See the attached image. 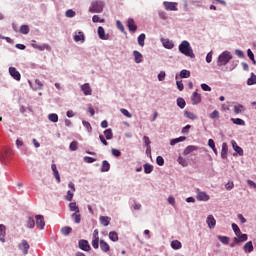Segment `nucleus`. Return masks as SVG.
<instances>
[{
    "instance_id": "1",
    "label": "nucleus",
    "mask_w": 256,
    "mask_h": 256,
    "mask_svg": "<svg viewBox=\"0 0 256 256\" xmlns=\"http://www.w3.org/2000/svg\"><path fill=\"white\" fill-rule=\"evenodd\" d=\"M178 49L182 53V55H185V57L195 59V53H193V48H191V44L189 43V41H182L181 44L178 46Z\"/></svg>"
},
{
    "instance_id": "2",
    "label": "nucleus",
    "mask_w": 256,
    "mask_h": 256,
    "mask_svg": "<svg viewBox=\"0 0 256 256\" xmlns=\"http://www.w3.org/2000/svg\"><path fill=\"white\" fill-rule=\"evenodd\" d=\"M233 59V56L231 55V52L229 51H224L222 52L217 60V65L218 67H223L229 63Z\"/></svg>"
},
{
    "instance_id": "3",
    "label": "nucleus",
    "mask_w": 256,
    "mask_h": 256,
    "mask_svg": "<svg viewBox=\"0 0 256 256\" xmlns=\"http://www.w3.org/2000/svg\"><path fill=\"white\" fill-rule=\"evenodd\" d=\"M103 7H105V4L103 1L95 0L91 3V6L89 7L90 13H103Z\"/></svg>"
},
{
    "instance_id": "4",
    "label": "nucleus",
    "mask_w": 256,
    "mask_h": 256,
    "mask_svg": "<svg viewBox=\"0 0 256 256\" xmlns=\"http://www.w3.org/2000/svg\"><path fill=\"white\" fill-rule=\"evenodd\" d=\"M31 46L34 48V49H38V51H51V46H49V44H42V45H39L37 44V41L35 40H32V44Z\"/></svg>"
},
{
    "instance_id": "5",
    "label": "nucleus",
    "mask_w": 256,
    "mask_h": 256,
    "mask_svg": "<svg viewBox=\"0 0 256 256\" xmlns=\"http://www.w3.org/2000/svg\"><path fill=\"white\" fill-rule=\"evenodd\" d=\"M92 247L93 249H99V230H94L92 236Z\"/></svg>"
},
{
    "instance_id": "6",
    "label": "nucleus",
    "mask_w": 256,
    "mask_h": 256,
    "mask_svg": "<svg viewBox=\"0 0 256 256\" xmlns=\"http://www.w3.org/2000/svg\"><path fill=\"white\" fill-rule=\"evenodd\" d=\"M69 189L66 195V201H73V195L75 193V184L73 182H69L68 184Z\"/></svg>"
},
{
    "instance_id": "7",
    "label": "nucleus",
    "mask_w": 256,
    "mask_h": 256,
    "mask_svg": "<svg viewBox=\"0 0 256 256\" xmlns=\"http://www.w3.org/2000/svg\"><path fill=\"white\" fill-rule=\"evenodd\" d=\"M18 247L21 251H23V255H27L31 246L27 240H22Z\"/></svg>"
},
{
    "instance_id": "8",
    "label": "nucleus",
    "mask_w": 256,
    "mask_h": 256,
    "mask_svg": "<svg viewBox=\"0 0 256 256\" xmlns=\"http://www.w3.org/2000/svg\"><path fill=\"white\" fill-rule=\"evenodd\" d=\"M9 73L15 79V81H21V73L19 71H17V68L10 67Z\"/></svg>"
},
{
    "instance_id": "9",
    "label": "nucleus",
    "mask_w": 256,
    "mask_h": 256,
    "mask_svg": "<svg viewBox=\"0 0 256 256\" xmlns=\"http://www.w3.org/2000/svg\"><path fill=\"white\" fill-rule=\"evenodd\" d=\"M35 219L36 225L39 227V229H45V218L43 217V215H36Z\"/></svg>"
},
{
    "instance_id": "10",
    "label": "nucleus",
    "mask_w": 256,
    "mask_h": 256,
    "mask_svg": "<svg viewBox=\"0 0 256 256\" xmlns=\"http://www.w3.org/2000/svg\"><path fill=\"white\" fill-rule=\"evenodd\" d=\"M163 5L166 11H177V2H164Z\"/></svg>"
},
{
    "instance_id": "11",
    "label": "nucleus",
    "mask_w": 256,
    "mask_h": 256,
    "mask_svg": "<svg viewBox=\"0 0 256 256\" xmlns=\"http://www.w3.org/2000/svg\"><path fill=\"white\" fill-rule=\"evenodd\" d=\"M78 245L82 251H91V245H89L87 240H80Z\"/></svg>"
},
{
    "instance_id": "12",
    "label": "nucleus",
    "mask_w": 256,
    "mask_h": 256,
    "mask_svg": "<svg viewBox=\"0 0 256 256\" xmlns=\"http://www.w3.org/2000/svg\"><path fill=\"white\" fill-rule=\"evenodd\" d=\"M192 105H199L201 103V94L195 91L191 96Z\"/></svg>"
},
{
    "instance_id": "13",
    "label": "nucleus",
    "mask_w": 256,
    "mask_h": 256,
    "mask_svg": "<svg viewBox=\"0 0 256 256\" xmlns=\"http://www.w3.org/2000/svg\"><path fill=\"white\" fill-rule=\"evenodd\" d=\"M81 91L84 93V95L89 96L92 95L93 90L91 89V86L89 83H85L81 86Z\"/></svg>"
},
{
    "instance_id": "14",
    "label": "nucleus",
    "mask_w": 256,
    "mask_h": 256,
    "mask_svg": "<svg viewBox=\"0 0 256 256\" xmlns=\"http://www.w3.org/2000/svg\"><path fill=\"white\" fill-rule=\"evenodd\" d=\"M127 27L131 33H135V31H137V25H135V20H133V18L128 19Z\"/></svg>"
},
{
    "instance_id": "15",
    "label": "nucleus",
    "mask_w": 256,
    "mask_h": 256,
    "mask_svg": "<svg viewBox=\"0 0 256 256\" xmlns=\"http://www.w3.org/2000/svg\"><path fill=\"white\" fill-rule=\"evenodd\" d=\"M206 223L209 229H215V225H217V221L215 220V217H213V215H209L207 217Z\"/></svg>"
},
{
    "instance_id": "16",
    "label": "nucleus",
    "mask_w": 256,
    "mask_h": 256,
    "mask_svg": "<svg viewBox=\"0 0 256 256\" xmlns=\"http://www.w3.org/2000/svg\"><path fill=\"white\" fill-rule=\"evenodd\" d=\"M100 249L103 253H109L111 251V246H109L105 240H100Z\"/></svg>"
},
{
    "instance_id": "17",
    "label": "nucleus",
    "mask_w": 256,
    "mask_h": 256,
    "mask_svg": "<svg viewBox=\"0 0 256 256\" xmlns=\"http://www.w3.org/2000/svg\"><path fill=\"white\" fill-rule=\"evenodd\" d=\"M247 239H248L247 234L240 233L239 236L234 238V243H236V244L245 243V241H247Z\"/></svg>"
},
{
    "instance_id": "18",
    "label": "nucleus",
    "mask_w": 256,
    "mask_h": 256,
    "mask_svg": "<svg viewBox=\"0 0 256 256\" xmlns=\"http://www.w3.org/2000/svg\"><path fill=\"white\" fill-rule=\"evenodd\" d=\"M196 199L198 201H209L210 197L207 193L205 192H198L197 193V196H196Z\"/></svg>"
},
{
    "instance_id": "19",
    "label": "nucleus",
    "mask_w": 256,
    "mask_h": 256,
    "mask_svg": "<svg viewBox=\"0 0 256 256\" xmlns=\"http://www.w3.org/2000/svg\"><path fill=\"white\" fill-rule=\"evenodd\" d=\"M98 36L103 41H107V39H109V36L105 35V28H103V26L98 27Z\"/></svg>"
},
{
    "instance_id": "20",
    "label": "nucleus",
    "mask_w": 256,
    "mask_h": 256,
    "mask_svg": "<svg viewBox=\"0 0 256 256\" xmlns=\"http://www.w3.org/2000/svg\"><path fill=\"white\" fill-rule=\"evenodd\" d=\"M193 151H199V148L197 146L190 145L184 149L183 155H189L190 153H193Z\"/></svg>"
},
{
    "instance_id": "21",
    "label": "nucleus",
    "mask_w": 256,
    "mask_h": 256,
    "mask_svg": "<svg viewBox=\"0 0 256 256\" xmlns=\"http://www.w3.org/2000/svg\"><path fill=\"white\" fill-rule=\"evenodd\" d=\"M229 151V146H227V143L222 144V149H221V158L222 159H227V153Z\"/></svg>"
},
{
    "instance_id": "22",
    "label": "nucleus",
    "mask_w": 256,
    "mask_h": 256,
    "mask_svg": "<svg viewBox=\"0 0 256 256\" xmlns=\"http://www.w3.org/2000/svg\"><path fill=\"white\" fill-rule=\"evenodd\" d=\"M162 44L165 49H173V47H175V44H173V42L165 38L162 39Z\"/></svg>"
},
{
    "instance_id": "23",
    "label": "nucleus",
    "mask_w": 256,
    "mask_h": 256,
    "mask_svg": "<svg viewBox=\"0 0 256 256\" xmlns=\"http://www.w3.org/2000/svg\"><path fill=\"white\" fill-rule=\"evenodd\" d=\"M133 55H134L135 63L143 62V55L139 51L134 50Z\"/></svg>"
},
{
    "instance_id": "24",
    "label": "nucleus",
    "mask_w": 256,
    "mask_h": 256,
    "mask_svg": "<svg viewBox=\"0 0 256 256\" xmlns=\"http://www.w3.org/2000/svg\"><path fill=\"white\" fill-rule=\"evenodd\" d=\"M253 242L252 241H249L247 242L244 247H243V250L245 251V253H253Z\"/></svg>"
},
{
    "instance_id": "25",
    "label": "nucleus",
    "mask_w": 256,
    "mask_h": 256,
    "mask_svg": "<svg viewBox=\"0 0 256 256\" xmlns=\"http://www.w3.org/2000/svg\"><path fill=\"white\" fill-rule=\"evenodd\" d=\"M109 169H111V164H109V162L107 160H104L102 162L101 172L102 173H107V171H109Z\"/></svg>"
},
{
    "instance_id": "26",
    "label": "nucleus",
    "mask_w": 256,
    "mask_h": 256,
    "mask_svg": "<svg viewBox=\"0 0 256 256\" xmlns=\"http://www.w3.org/2000/svg\"><path fill=\"white\" fill-rule=\"evenodd\" d=\"M74 41L76 43H79V41H81L82 43L85 42V34H83V32H78V34H76L74 36Z\"/></svg>"
},
{
    "instance_id": "27",
    "label": "nucleus",
    "mask_w": 256,
    "mask_h": 256,
    "mask_svg": "<svg viewBox=\"0 0 256 256\" xmlns=\"http://www.w3.org/2000/svg\"><path fill=\"white\" fill-rule=\"evenodd\" d=\"M232 146L234 151L240 155V157H243V148H241L239 145H237V142L233 141Z\"/></svg>"
},
{
    "instance_id": "28",
    "label": "nucleus",
    "mask_w": 256,
    "mask_h": 256,
    "mask_svg": "<svg viewBox=\"0 0 256 256\" xmlns=\"http://www.w3.org/2000/svg\"><path fill=\"white\" fill-rule=\"evenodd\" d=\"M6 227L3 224H0V241L5 243V234H6Z\"/></svg>"
},
{
    "instance_id": "29",
    "label": "nucleus",
    "mask_w": 256,
    "mask_h": 256,
    "mask_svg": "<svg viewBox=\"0 0 256 256\" xmlns=\"http://www.w3.org/2000/svg\"><path fill=\"white\" fill-rule=\"evenodd\" d=\"M243 111H245L244 105L238 104V105L234 106L235 115H239V113H243Z\"/></svg>"
},
{
    "instance_id": "30",
    "label": "nucleus",
    "mask_w": 256,
    "mask_h": 256,
    "mask_svg": "<svg viewBox=\"0 0 256 256\" xmlns=\"http://www.w3.org/2000/svg\"><path fill=\"white\" fill-rule=\"evenodd\" d=\"M185 139H187V137L185 136H180L179 138L172 139L170 141V145H177V143H181V141H185Z\"/></svg>"
},
{
    "instance_id": "31",
    "label": "nucleus",
    "mask_w": 256,
    "mask_h": 256,
    "mask_svg": "<svg viewBox=\"0 0 256 256\" xmlns=\"http://www.w3.org/2000/svg\"><path fill=\"white\" fill-rule=\"evenodd\" d=\"M100 223L101 225H103L104 227L109 226V217L107 216H100Z\"/></svg>"
},
{
    "instance_id": "32",
    "label": "nucleus",
    "mask_w": 256,
    "mask_h": 256,
    "mask_svg": "<svg viewBox=\"0 0 256 256\" xmlns=\"http://www.w3.org/2000/svg\"><path fill=\"white\" fill-rule=\"evenodd\" d=\"M104 135H105V137H106V139H107L108 141L111 140V139H113V130H112L111 128L106 129V130L104 131Z\"/></svg>"
},
{
    "instance_id": "33",
    "label": "nucleus",
    "mask_w": 256,
    "mask_h": 256,
    "mask_svg": "<svg viewBox=\"0 0 256 256\" xmlns=\"http://www.w3.org/2000/svg\"><path fill=\"white\" fill-rule=\"evenodd\" d=\"M184 115L187 117V119H191V121H195V119H197V115H195L193 112L185 111Z\"/></svg>"
},
{
    "instance_id": "34",
    "label": "nucleus",
    "mask_w": 256,
    "mask_h": 256,
    "mask_svg": "<svg viewBox=\"0 0 256 256\" xmlns=\"http://www.w3.org/2000/svg\"><path fill=\"white\" fill-rule=\"evenodd\" d=\"M48 119L52 123H57V121H59V116L56 113H52L48 115Z\"/></svg>"
},
{
    "instance_id": "35",
    "label": "nucleus",
    "mask_w": 256,
    "mask_h": 256,
    "mask_svg": "<svg viewBox=\"0 0 256 256\" xmlns=\"http://www.w3.org/2000/svg\"><path fill=\"white\" fill-rule=\"evenodd\" d=\"M230 121H232L234 125H245V120L241 118H231Z\"/></svg>"
},
{
    "instance_id": "36",
    "label": "nucleus",
    "mask_w": 256,
    "mask_h": 256,
    "mask_svg": "<svg viewBox=\"0 0 256 256\" xmlns=\"http://www.w3.org/2000/svg\"><path fill=\"white\" fill-rule=\"evenodd\" d=\"M180 77L182 79H189V77H191V72L189 70H182L180 72Z\"/></svg>"
},
{
    "instance_id": "37",
    "label": "nucleus",
    "mask_w": 256,
    "mask_h": 256,
    "mask_svg": "<svg viewBox=\"0 0 256 256\" xmlns=\"http://www.w3.org/2000/svg\"><path fill=\"white\" fill-rule=\"evenodd\" d=\"M72 231H73V228L69 226H65L61 229L62 235H69L71 234Z\"/></svg>"
},
{
    "instance_id": "38",
    "label": "nucleus",
    "mask_w": 256,
    "mask_h": 256,
    "mask_svg": "<svg viewBox=\"0 0 256 256\" xmlns=\"http://www.w3.org/2000/svg\"><path fill=\"white\" fill-rule=\"evenodd\" d=\"M138 44L140 47H145V34L142 33L138 36Z\"/></svg>"
},
{
    "instance_id": "39",
    "label": "nucleus",
    "mask_w": 256,
    "mask_h": 256,
    "mask_svg": "<svg viewBox=\"0 0 256 256\" xmlns=\"http://www.w3.org/2000/svg\"><path fill=\"white\" fill-rule=\"evenodd\" d=\"M72 219H74V223H81V214H78V212L73 213Z\"/></svg>"
},
{
    "instance_id": "40",
    "label": "nucleus",
    "mask_w": 256,
    "mask_h": 256,
    "mask_svg": "<svg viewBox=\"0 0 256 256\" xmlns=\"http://www.w3.org/2000/svg\"><path fill=\"white\" fill-rule=\"evenodd\" d=\"M232 229H233L236 237H239V235H241V229L239 228V226L237 224L233 223Z\"/></svg>"
},
{
    "instance_id": "41",
    "label": "nucleus",
    "mask_w": 256,
    "mask_h": 256,
    "mask_svg": "<svg viewBox=\"0 0 256 256\" xmlns=\"http://www.w3.org/2000/svg\"><path fill=\"white\" fill-rule=\"evenodd\" d=\"M177 105H178V107H180V109H185V105H187V103L185 102V99L178 98Z\"/></svg>"
},
{
    "instance_id": "42",
    "label": "nucleus",
    "mask_w": 256,
    "mask_h": 256,
    "mask_svg": "<svg viewBox=\"0 0 256 256\" xmlns=\"http://www.w3.org/2000/svg\"><path fill=\"white\" fill-rule=\"evenodd\" d=\"M172 249H181L182 245L178 240H173L171 242Z\"/></svg>"
},
{
    "instance_id": "43",
    "label": "nucleus",
    "mask_w": 256,
    "mask_h": 256,
    "mask_svg": "<svg viewBox=\"0 0 256 256\" xmlns=\"http://www.w3.org/2000/svg\"><path fill=\"white\" fill-rule=\"evenodd\" d=\"M153 172V165L144 164V173L149 174Z\"/></svg>"
},
{
    "instance_id": "44",
    "label": "nucleus",
    "mask_w": 256,
    "mask_h": 256,
    "mask_svg": "<svg viewBox=\"0 0 256 256\" xmlns=\"http://www.w3.org/2000/svg\"><path fill=\"white\" fill-rule=\"evenodd\" d=\"M70 207V211H75V213H79V206L77 205V203L72 202L69 204Z\"/></svg>"
},
{
    "instance_id": "45",
    "label": "nucleus",
    "mask_w": 256,
    "mask_h": 256,
    "mask_svg": "<svg viewBox=\"0 0 256 256\" xmlns=\"http://www.w3.org/2000/svg\"><path fill=\"white\" fill-rule=\"evenodd\" d=\"M92 21L93 23H105V19L99 17V15H94Z\"/></svg>"
},
{
    "instance_id": "46",
    "label": "nucleus",
    "mask_w": 256,
    "mask_h": 256,
    "mask_svg": "<svg viewBox=\"0 0 256 256\" xmlns=\"http://www.w3.org/2000/svg\"><path fill=\"white\" fill-rule=\"evenodd\" d=\"M109 239L114 242L119 241V235H117V232H110Z\"/></svg>"
},
{
    "instance_id": "47",
    "label": "nucleus",
    "mask_w": 256,
    "mask_h": 256,
    "mask_svg": "<svg viewBox=\"0 0 256 256\" xmlns=\"http://www.w3.org/2000/svg\"><path fill=\"white\" fill-rule=\"evenodd\" d=\"M247 85H256V75L251 74V77L247 80Z\"/></svg>"
},
{
    "instance_id": "48",
    "label": "nucleus",
    "mask_w": 256,
    "mask_h": 256,
    "mask_svg": "<svg viewBox=\"0 0 256 256\" xmlns=\"http://www.w3.org/2000/svg\"><path fill=\"white\" fill-rule=\"evenodd\" d=\"M120 112L122 113V115H124L125 117H128V119H131V117H133V115L129 112V110L125 109V108H121Z\"/></svg>"
},
{
    "instance_id": "49",
    "label": "nucleus",
    "mask_w": 256,
    "mask_h": 256,
    "mask_svg": "<svg viewBox=\"0 0 256 256\" xmlns=\"http://www.w3.org/2000/svg\"><path fill=\"white\" fill-rule=\"evenodd\" d=\"M27 227L28 229H33L35 227V220L33 218H28Z\"/></svg>"
},
{
    "instance_id": "50",
    "label": "nucleus",
    "mask_w": 256,
    "mask_h": 256,
    "mask_svg": "<svg viewBox=\"0 0 256 256\" xmlns=\"http://www.w3.org/2000/svg\"><path fill=\"white\" fill-rule=\"evenodd\" d=\"M20 33H22L23 35H28V33H29V26L28 25H22L20 27Z\"/></svg>"
},
{
    "instance_id": "51",
    "label": "nucleus",
    "mask_w": 256,
    "mask_h": 256,
    "mask_svg": "<svg viewBox=\"0 0 256 256\" xmlns=\"http://www.w3.org/2000/svg\"><path fill=\"white\" fill-rule=\"evenodd\" d=\"M218 239L220 242L223 243V245H229V237L227 236H218Z\"/></svg>"
},
{
    "instance_id": "52",
    "label": "nucleus",
    "mask_w": 256,
    "mask_h": 256,
    "mask_svg": "<svg viewBox=\"0 0 256 256\" xmlns=\"http://www.w3.org/2000/svg\"><path fill=\"white\" fill-rule=\"evenodd\" d=\"M34 89H35V90H41V89H43V84L41 83V80H39V79H36V80H35Z\"/></svg>"
},
{
    "instance_id": "53",
    "label": "nucleus",
    "mask_w": 256,
    "mask_h": 256,
    "mask_svg": "<svg viewBox=\"0 0 256 256\" xmlns=\"http://www.w3.org/2000/svg\"><path fill=\"white\" fill-rule=\"evenodd\" d=\"M156 163H157V165H159L160 167H163V165H165V159H163L162 156H157V158H156Z\"/></svg>"
},
{
    "instance_id": "54",
    "label": "nucleus",
    "mask_w": 256,
    "mask_h": 256,
    "mask_svg": "<svg viewBox=\"0 0 256 256\" xmlns=\"http://www.w3.org/2000/svg\"><path fill=\"white\" fill-rule=\"evenodd\" d=\"M177 161L179 165H182V167H187V160H185V158L182 156H179Z\"/></svg>"
},
{
    "instance_id": "55",
    "label": "nucleus",
    "mask_w": 256,
    "mask_h": 256,
    "mask_svg": "<svg viewBox=\"0 0 256 256\" xmlns=\"http://www.w3.org/2000/svg\"><path fill=\"white\" fill-rule=\"evenodd\" d=\"M79 143H77V141H73L70 143V151H77V147H78Z\"/></svg>"
},
{
    "instance_id": "56",
    "label": "nucleus",
    "mask_w": 256,
    "mask_h": 256,
    "mask_svg": "<svg viewBox=\"0 0 256 256\" xmlns=\"http://www.w3.org/2000/svg\"><path fill=\"white\" fill-rule=\"evenodd\" d=\"M210 119H219L220 115L219 112L217 110H214L210 115H209Z\"/></svg>"
},
{
    "instance_id": "57",
    "label": "nucleus",
    "mask_w": 256,
    "mask_h": 256,
    "mask_svg": "<svg viewBox=\"0 0 256 256\" xmlns=\"http://www.w3.org/2000/svg\"><path fill=\"white\" fill-rule=\"evenodd\" d=\"M76 13L72 9L66 11V17L73 18L75 17Z\"/></svg>"
},
{
    "instance_id": "58",
    "label": "nucleus",
    "mask_w": 256,
    "mask_h": 256,
    "mask_svg": "<svg viewBox=\"0 0 256 256\" xmlns=\"http://www.w3.org/2000/svg\"><path fill=\"white\" fill-rule=\"evenodd\" d=\"M143 141H144L146 147H151V140L149 139L148 136H144Z\"/></svg>"
},
{
    "instance_id": "59",
    "label": "nucleus",
    "mask_w": 256,
    "mask_h": 256,
    "mask_svg": "<svg viewBox=\"0 0 256 256\" xmlns=\"http://www.w3.org/2000/svg\"><path fill=\"white\" fill-rule=\"evenodd\" d=\"M111 153H112V155H113L114 157H119V156L121 155V151H120V150H117V149H115V148H113V149L111 150Z\"/></svg>"
},
{
    "instance_id": "60",
    "label": "nucleus",
    "mask_w": 256,
    "mask_h": 256,
    "mask_svg": "<svg viewBox=\"0 0 256 256\" xmlns=\"http://www.w3.org/2000/svg\"><path fill=\"white\" fill-rule=\"evenodd\" d=\"M165 71H161L159 74H158V80L159 81H165Z\"/></svg>"
},
{
    "instance_id": "61",
    "label": "nucleus",
    "mask_w": 256,
    "mask_h": 256,
    "mask_svg": "<svg viewBox=\"0 0 256 256\" xmlns=\"http://www.w3.org/2000/svg\"><path fill=\"white\" fill-rule=\"evenodd\" d=\"M84 161H85L86 163H95V158L89 157V156H85V157H84Z\"/></svg>"
},
{
    "instance_id": "62",
    "label": "nucleus",
    "mask_w": 256,
    "mask_h": 256,
    "mask_svg": "<svg viewBox=\"0 0 256 256\" xmlns=\"http://www.w3.org/2000/svg\"><path fill=\"white\" fill-rule=\"evenodd\" d=\"M201 89L203 91H211V87L209 85L205 84V83L201 84Z\"/></svg>"
},
{
    "instance_id": "63",
    "label": "nucleus",
    "mask_w": 256,
    "mask_h": 256,
    "mask_svg": "<svg viewBox=\"0 0 256 256\" xmlns=\"http://www.w3.org/2000/svg\"><path fill=\"white\" fill-rule=\"evenodd\" d=\"M82 123L87 128V131H91V129H92L91 123H89L87 121H83Z\"/></svg>"
},
{
    "instance_id": "64",
    "label": "nucleus",
    "mask_w": 256,
    "mask_h": 256,
    "mask_svg": "<svg viewBox=\"0 0 256 256\" xmlns=\"http://www.w3.org/2000/svg\"><path fill=\"white\" fill-rule=\"evenodd\" d=\"M176 85H177V87H178V89H179L180 91H183V89H184L183 81H177V82H176Z\"/></svg>"
}]
</instances>
